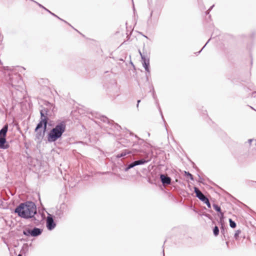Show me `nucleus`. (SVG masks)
<instances>
[{
    "mask_svg": "<svg viewBox=\"0 0 256 256\" xmlns=\"http://www.w3.org/2000/svg\"><path fill=\"white\" fill-rule=\"evenodd\" d=\"M18 216L24 219H29L36 214V206L34 202L26 201L20 203L14 210Z\"/></svg>",
    "mask_w": 256,
    "mask_h": 256,
    "instance_id": "nucleus-1",
    "label": "nucleus"
},
{
    "mask_svg": "<svg viewBox=\"0 0 256 256\" xmlns=\"http://www.w3.org/2000/svg\"><path fill=\"white\" fill-rule=\"evenodd\" d=\"M6 79L10 89L13 88L18 91H21L23 89V81L21 76L17 72L10 71L6 76Z\"/></svg>",
    "mask_w": 256,
    "mask_h": 256,
    "instance_id": "nucleus-2",
    "label": "nucleus"
},
{
    "mask_svg": "<svg viewBox=\"0 0 256 256\" xmlns=\"http://www.w3.org/2000/svg\"><path fill=\"white\" fill-rule=\"evenodd\" d=\"M66 124L65 122L62 121L57 124L56 126L51 129L48 134L47 140L49 142H56L61 138L63 133L65 132Z\"/></svg>",
    "mask_w": 256,
    "mask_h": 256,
    "instance_id": "nucleus-3",
    "label": "nucleus"
},
{
    "mask_svg": "<svg viewBox=\"0 0 256 256\" xmlns=\"http://www.w3.org/2000/svg\"><path fill=\"white\" fill-rule=\"evenodd\" d=\"M104 123L102 127L105 128V130L108 134H112L114 132L116 134H117L116 132H120L122 127L117 123L114 122V120L109 119L108 118L104 116H99L98 117Z\"/></svg>",
    "mask_w": 256,
    "mask_h": 256,
    "instance_id": "nucleus-4",
    "label": "nucleus"
},
{
    "mask_svg": "<svg viewBox=\"0 0 256 256\" xmlns=\"http://www.w3.org/2000/svg\"><path fill=\"white\" fill-rule=\"evenodd\" d=\"M139 53L142 58V66L146 71V80H148V77L150 76V58L148 56L147 54L144 52H142L139 50Z\"/></svg>",
    "mask_w": 256,
    "mask_h": 256,
    "instance_id": "nucleus-5",
    "label": "nucleus"
},
{
    "mask_svg": "<svg viewBox=\"0 0 256 256\" xmlns=\"http://www.w3.org/2000/svg\"><path fill=\"white\" fill-rule=\"evenodd\" d=\"M42 230L40 228L34 227L32 229L26 228L23 230V234L26 236L36 237L40 236Z\"/></svg>",
    "mask_w": 256,
    "mask_h": 256,
    "instance_id": "nucleus-6",
    "label": "nucleus"
},
{
    "mask_svg": "<svg viewBox=\"0 0 256 256\" xmlns=\"http://www.w3.org/2000/svg\"><path fill=\"white\" fill-rule=\"evenodd\" d=\"M106 91L108 94L111 96H114L118 92L116 82L115 80H112V82L104 85Z\"/></svg>",
    "mask_w": 256,
    "mask_h": 256,
    "instance_id": "nucleus-7",
    "label": "nucleus"
},
{
    "mask_svg": "<svg viewBox=\"0 0 256 256\" xmlns=\"http://www.w3.org/2000/svg\"><path fill=\"white\" fill-rule=\"evenodd\" d=\"M40 114V120L38 123L36 124L35 128L34 131L37 132L38 130H40L42 128V126L47 127L48 123L49 118L48 116L44 115L43 113Z\"/></svg>",
    "mask_w": 256,
    "mask_h": 256,
    "instance_id": "nucleus-8",
    "label": "nucleus"
},
{
    "mask_svg": "<svg viewBox=\"0 0 256 256\" xmlns=\"http://www.w3.org/2000/svg\"><path fill=\"white\" fill-rule=\"evenodd\" d=\"M54 216L52 214L48 213V216L46 220V226L48 230H52L56 226V223L54 221Z\"/></svg>",
    "mask_w": 256,
    "mask_h": 256,
    "instance_id": "nucleus-9",
    "label": "nucleus"
},
{
    "mask_svg": "<svg viewBox=\"0 0 256 256\" xmlns=\"http://www.w3.org/2000/svg\"><path fill=\"white\" fill-rule=\"evenodd\" d=\"M42 130H38L36 134L35 140H37L39 143L41 142L46 131L47 127L42 126Z\"/></svg>",
    "mask_w": 256,
    "mask_h": 256,
    "instance_id": "nucleus-10",
    "label": "nucleus"
},
{
    "mask_svg": "<svg viewBox=\"0 0 256 256\" xmlns=\"http://www.w3.org/2000/svg\"><path fill=\"white\" fill-rule=\"evenodd\" d=\"M194 192L196 194V197L203 202H204L208 199L206 196L204 195L199 188L196 186L194 187Z\"/></svg>",
    "mask_w": 256,
    "mask_h": 256,
    "instance_id": "nucleus-11",
    "label": "nucleus"
},
{
    "mask_svg": "<svg viewBox=\"0 0 256 256\" xmlns=\"http://www.w3.org/2000/svg\"><path fill=\"white\" fill-rule=\"evenodd\" d=\"M138 154H133L132 156H138L140 157H143L144 160H151V154L149 153L144 151L143 150H138Z\"/></svg>",
    "mask_w": 256,
    "mask_h": 256,
    "instance_id": "nucleus-12",
    "label": "nucleus"
},
{
    "mask_svg": "<svg viewBox=\"0 0 256 256\" xmlns=\"http://www.w3.org/2000/svg\"><path fill=\"white\" fill-rule=\"evenodd\" d=\"M160 178L162 183L164 185L170 184L171 183V178L170 176L164 175V174H160Z\"/></svg>",
    "mask_w": 256,
    "mask_h": 256,
    "instance_id": "nucleus-13",
    "label": "nucleus"
},
{
    "mask_svg": "<svg viewBox=\"0 0 256 256\" xmlns=\"http://www.w3.org/2000/svg\"><path fill=\"white\" fill-rule=\"evenodd\" d=\"M39 215L37 214H36V215H34L33 217H32L30 218H32V221L34 222V223L36 225V226H38L40 223V222L41 220H43L44 218V214H40V216L41 218V220H40L38 218V217H39Z\"/></svg>",
    "mask_w": 256,
    "mask_h": 256,
    "instance_id": "nucleus-14",
    "label": "nucleus"
},
{
    "mask_svg": "<svg viewBox=\"0 0 256 256\" xmlns=\"http://www.w3.org/2000/svg\"><path fill=\"white\" fill-rule=\"evenodd\" d=\"M8 124H4L0 130V138H6V134L8 130Z\"/></svg>",
    "mask_w": 256,
    "mask_h": 256,
    "instance_id": "nucleus-15",
    "label": "nucleus"
},
{
    "mask_svg": "<svg viewBox=\"0 0 256 256\" xmlns=\"http://www.w3.org/2000/svg\"><path fill=\"white\" fill-rule=\"evenodd\" d=\"M10 145L7 142L6 138H0V148L7 149L9 148Z\"/></svg>",
    "mask_w": 256,
    "mask_h": 256,
    "instance_id": "nucleus-16",
    "label": "nucleus"
},
{
    "mask_svg": "<svg viewBox=\"0 0 256 256\" xmlns=\"http://www.w3.org/2000/svg\"><path fill=\"white\" fill-rule=\"evenodd\" d=\"M134 154V153L132 152V151H131V150L126 149V150H122L120 154H116V157L117 158H122V157H124V156H126L127 154Z\"/></svg>",
    "mask_w": 256,
    "mask_h": 256,
    "instance_id": "nucleus-17",
    "label": "nucleus"
},
{
    "mask_svg": "<svg viewBox=\"0 0 256 256\" xmlns=\"http://www.w3.org/2000/svg\"><path fill=\"white\" fill-rule=\"evenodd\" d=\"M152 96H153V98L156 100V104L157 105V106H158V110L160 111V114L162 118L163 119V120L164 121V122L166 123V121L164 120V116H163V114H162V111L160 107V105H159V104L158 103V100L156 99V95L155 94V92H154V88H152Z\"/></svg>",
    "mask_w": 256,
    "mask_h": 256,
    "instance_id": "nucleus-18",
    "label": "nucleus"
},
{
    "mask_svg": "<svg viewBox=\"0 0 256 256\" xmlns=\"http://www.w3.org/2000/svg\"><path fill=\"white\" fill-rule=\"evenodd\" d=\"M152 15H153V11L152 10L150 12V16L148 18V23L152 24V20H154V22H158V14L154 15L153 18H152Z\"/></svg>",
    "mask_w": 256,
    "mask_h": 256,
    "instance_id": "nucleus-19",
    "label": "nucleus"
},
{
    "mask_svg": "<svg viewBox=\"0 0 256 256\" xmlns=\"http://www.w3.org/2000/svg\"><path fill=\"white\" fill-rule=\"evenodd\" d=\"M64 206H65L64 204H62L60 206V208L57 210L56 211V212L55 214H56V216L57 218H62L63 217V216H64V212L62 210V208H64Z\"/></svg>",
    "mask_w": 256,
    "mask_h": 256,
    "instance_id": "nucleus-20",
    "label": "nucleus"
},
{
    "mask_svg": "<svg viewBox=\"0 0 256 256\" xmlns=\"http://www.w3.org/2000/svg\"><path fill=\"white\" fill-rule=\"evenodd\" d=\"M37 4L41 8H44V10H45L46 12H48L50 14L54 16L57 18L58 19L60 20H62L63 22H64L68 24H69L70 26H71V25L70 24H69L68 22H67L66 20L62 19L61 18H60V17H58V16H56V14H54L52 13V12H51L50 10H49L48 9H47L45 7H44L41 4H39V3H37Z\"/></svg>",
    "mask_w": 256,
    "mask_h": 256,
    "instance_id": "nucleus-21",
    "label": "nucleus"
},
{
    "mask_svg": "<svg viewBox=\"0 0 256 256\" xmlns=\"http://www.w3.org/2000/svg\"><path fill=\"white\" fill-rule=\"evenodd\" d=\"M136 166V163L134 162V161L130 164H126L124 166V170L125 172H128L129 170L134 168Z\"/></svg>",
    "mask_w": 256,
    "mask_h": 256,
    "instance_id": "nucleus-22",
    "label": "nucleus"
},
{
    "mask_svg": "<svg viewBox=\"0 0 256 256\" xmlns=\"http://www.w3.org/2000/svg\"><path fill=\"white\" fill-rule=\"evenodd\" d=\"M148 162H150V160H144V158L134 160V162L136 163V166L138 165L144 164Z\"/></svg>",
    "mask_w": 256,
    "mask_h": 256,
    "instance_id": "nucleus-23",
    "label": "nucleus"
},
{
    "mask_svg": "<svg viewBox=\"0 0 256 256\" xmlns=\"http://www.w3.org/2000/svg\"><path fill=\"white\" fill-rule=\"evenodd\" d=\"M213 234L215 236H217L220 233V230L218 226H216L212 229Z\"/></svg>",
    "mask_w": 256,
    "mask_h": 256,
    "instance_id": "nucleus-24",
    "label": "nucleus"
},
{
    "mask_svg": "<svg viewBox=\"0 0 256 256\" xmlns=\"http://www.w3.org/2000/svg\"><path fill=\"white\" fill-rule=\"evenodd\" d=\"M221 234L224 236V238H226L225 232H226V230L224 225V224H221V226L220 228Z\"/></svg>",
    "mask_w": 256,
    "mask_h": 256,
    "instance_id": "nucleus-25",
    "label": "nucleus"
},
{
    "mask_svg": "<svg viewBox=\"0 0 256 256\" xmlns=\"http://www.w3.org/2000/svg\"><path fill=\"white\" fill-rule=\"evenodd\" d=\"M49 110L48 108H42V110H40V114L43 113L44 115L48 116Z\"/></svg>",
    "mask_w": 256,
    "mask_h": 256,
    "instance_id": "nucleus-26",
    "label": "nucleus"
},
{
    "mask_svg": "<svg viewBox=\"0 0 256 256\" xmlns=\"http://www.w3.org/2000/svg\"><path fill=\"white\" fill-rule=\"evenodd\" d=\"M184 176L188 177L192 180H194V176L189 172L184 171Z\"/></svg>",
    "mask_w": 256,
    "mask_h": 256,
    "instance_id": "nucleus-27",
    "label": "nucleus"
},
{
    "mask_svg": "<svg viewBox=\"0 0 256 256\" xmlns=\"http://www.w3.org/2000/svg\"><path fill=\"white\" fill-rule=\"evenodd\" d=\"M124 138H121L120 141V143L122 144V145H124V146H129V144L130 143V140H126V142H124Z\"/></svg>",
    "mask_w": 256,
    "mask_h": 256,
    "instance_id": "nucleus-28",
    "label": "nucleus"
},
{
    "mask_svg": "<svg viewBox=\"0 0 256 256\" xmlns=\"http://www.w3.org/2000/svg\"><path fill=\"white\" fill-rule=\"evenodd\" d=\"M229 222H230V226L232 228H234L236 226V222L232 220V219L230 218L229 219Z\"/></svg>",
    "mask_w": 256,
    "mask_h": 256,
    "instance_id": "nucleus-29",
    "label": "nucleus"
},
{
    "mask_svg": "<svg viewBox=\"0 0 256 256\" xmlns=\"http://www.w3.org/2000/svg\"><path fill=\"white\" fill-rule=\"evenodd\" d=\"M213 208L215 210H216L217 212H218L219 213H221V212H222L221 208L219 206L214 204H213Z\"/></svg>",
    "mask_w": 256,
    "mask_h": 256,
    "instance_id": "nucleus-30",
    "label": "nucleus"
},
{
    "mask_svg": "<svg viewBox=\"0 0 256 256\" xmlns=\"http://www.w3.org/2000/svg\"><path fill=\"white\" fill-rule=\"evenodd\" d=\"M241 233L240 230H238L236 231L235 234H234V237L236 240H238V238L239 234Z\"/></svg>",
    "mask_w": 256,
    "mask_h": 256,
    "instance_id": "nucleus-31",
    "label": "nucleus"
},
{
    "mask_svg": "<svg viewBox=\"0 0 256 256\" xmlns=\"http://www.w3.org/2000/svg\"><path fill=\"white\" fill-rule=\"evenodd\" d=\"M254 142V145L256 146V140L254 139H249L247 142H246V144H248V145L250 146L252 142Z\"/></svg>",
    "mask_w": 256,
    "mask_h": 256,
    "instance_id": "nucleus-32",
    "label": "nucleus"
},
{
    "mask_svg": "<svg viewBox=\"0 0 256 256\" xmlns=\"http://www.w3.org/2000/svg\"><path fill=\"white\" fill-rule=\"evenodd\" d=\"M255 184H256V181H252L250 180L247 181V184L250 186H254Z\"/></svg>",
    "mask_w": 256,
    "mask_h": 256,
    "instance_id": "nucleus-33",
    "label": "nucleus"
},
{
    "mask_svg": "<svg viewBox=\"0 0 256 256\" xmlns=\"http://www.w3.org/2000/svg\"><path fill=\"white\" fill-rule=\"evenodd\" d=\"M204 203L206 204L208 208H211V204L208 198Z\"/></svg>",
    "mask_w": 256,
    "mask_h": 256,
    "instance_id": "nucleus-34",
    "label": "nucleus"
},
{
    "mask_svg": "<svg viewBox=\"0 0 256 256\" xmlns=\"http://www.w3.org/2000/svg\"><path fill=\"white\" fill-rule=\"evenodd\" d=\"M220 222L221 224H223V221H224V214L223 212H221V213H220Z\"/></svg>",
    "mask_w": 256,
    "mask_h": 256,
    "instance_id": "nucleus-35",
    "label": "nucleus"
},
{
    "mask_svg": "<svg viewBox=\"0 0 256 256\" xmlns=\"http://www.w3.org/2000/svg\"><path fill=\"white\" fill-rule=\"evenodd\" d=\"M250 37L252 38H254L255 37H256V32H252V34H250Z\"/></svg>",
    "mask_w": 256,
    "mask_h": 256,
    "instance_id": "nucleus-36",
    "label": "nucleus"
},
{
    "mask_svg": "<svg viewBox=\"0 0 256 256\" xmlns=\"http://www.w3.org/2000/svg\"><path fill=\"white\" fill-rule=\"evenodd\" d=\"M203 215L204 216H206V218H208L210 220H212V216L208 214H204Z\"/></svg>",
    "mask_w": 256,
    "mask_h": 256,
    "instance_id": "nucleus-37",
    "label": "nucleus"
},
{
    "mask_svg": "<svg viewBox=\"0 0 256 256\" xmlns=\"http://www.w3.org/2000/svg\"><path fill=\"white\" fill-rule=\"evenodd\" d=\"M210 39H209L208 42H206V44H205V45L202 47V48L200 50V51H199L198 54H199L201 52L202 50L204 48V47L206 46V45L208 43V42H210Z\"/></svg>",
    "mask_w": 256,
    "mask_h": 256,
    "instance_id": "nucleus-38",
    "label": "nucleus"
},
{
    "mask_svg": "<svg viewBox=\"0 0 256 256\" xmlns=\"http://www.w3.org/2000/svg\"><path fill=\"white\" fill-rule=\"evenodd\" d=\"M198 176L199 178L198 182L200 183H203L204 179L202 177H200V176L199 174H198Z\"/></svg>",
    "mask_w": 256,
    "mask_h": 256,
    "instance_id": "nucleus-39",
    "label": "nucleus"
},
{
    "mask_svg": "<svg viewBox=\"0 0 256 256\" xmlns=\"http://www.w3.org/2000/svg\"><path fill=\"white\" fill-rule=\"evenodd\" d=\"M252 96L254 98H256V91H254V92H252Z\"/></svg>",
    "mask_w": 256,
    "mask_h": 256,
    "instance_id": "nucleus-40",
    "label": "nucleus"
},
{
    "mask_svg": "<svg viewBox=\"0 0 256 256\" xmlns=\"http://www.w3.org/2000/svg\"><path fill=\"white\" fill-rule=\"evenodd\" d=\"M214 5L213 4L212 6L208 10H209V12H210L211 10L214 7Z\"/></svg>",
    "mask_w": 256,
    "mask_h": 256,
    "instance_id": "nucleus-41",
    "label": "nucleus"
},
{
    "mask_svg": "<svg viewBox=\"0 0 256 256\" xmlns=\"http://www.w3.org/2000/svg\"><path fill=\"white\" fill-rule=\"evenodd\" d=\"M140 100H138V101H137V104H136V108H138L139 104H140Z\"/></svg>",
    "mask_w": 256,
    "mask_h": 256,
    "instance_id": "nucleus-42",
    "label": "nucleus"
},
{
    "mask_svg": "<svg viewBox=\"0 0 256 256\" xmlns=\"http://www.w3.org/2000/svg\"><path fill=\"white\" fill-rule=\"evenodd\" d=\"M128 132L129 133L130 136H134V134L132 132H130L129 130H128Z\"/></svg>",
    "mask_w": 256,
    "mask_h": 256,
    "instance_id": "nucleus-43",
    "label": "nucleus"
},
{
    "mask_svg": "<svg viewBox=\"0 0 256 256\" xmlns=\"http://www.w3.org/2000/svg\"><path fill=\"white\" fill-rule=\"evenodd\" d=\"M210 12H209V10H206V15L208 14H210Z\"/></svg>",
    "mask_w": 256,
    "mask_h": 256,
    "instance_id": "nucleus-44",
    "label": "nucleus"
},
{
    "mask_svg": "<svg viewBox=\"0 0 256 256\" xmlns=\"http://www.w3.org/2000/svg\"><path fill=\"white\" fill-rule=\"evenodd\" d=\"M226 244L227 246L228 247V242H226Z\"/></svg>",
    "mask_w": 256,
    "mask_h": 256,
    "instance_id": "nucleus-45",
    "label": "nucleus"
},
{
    "mask_svg": "<svg viewBox=\"0 0 256 256\" xmlns=\"http://www.w3.org/2000/svg\"><path fill=\"white\" fill-rule=\"evenodd\" d=\"M18 256H22V254H19Z\"/></svg>",
    "mask_w": 256,
    "mask_h": 256,
    "instance_id": "nucleus-46",
    "label": "nucleus"
},
{
    "mask_svg": "<svg viewBox=\"0 0 256 256\" xmlns=\"http://www.w3.org/2000/svg\"><path fill=\"white\" fill-rule=\"evenodd\" d=\"M250 108L252 109V110H256H256H254V109L252 106H250Z\"/></svg>",
    "mask_w": 256,
    "mask_h": 256,
    "instance_id": "nucleus-47",
    "label": "nucleus"
},
{
    "mask_svg": "<svg viewBox=\"0 0 256 256\" xmlns=\"http://www.w3.org/2000/svg\"><path fill=\"white\" fill-rule=\"evenodd\" d=\"M133 9H134V12H135V8H134V6H133Z\"/></svg>",
    "mask_w": 256,
    "mask_h": 256,
    "instance_id": "nucleus-48",
    "label": "nucleus"
},
{
    "mask_svg": "<svg viewBox=\"0 0 256 256\" xmlns=\"http://www.w3.org/2000/svg\"><path fill=\"white\" fill-rule=\"evenodd\" d=\"M162 252H163V255H164V249H163V250H162Z\"/></svg>",
    "mask_w": 256,
    "mask_h": 256,
    "instance_id": "nucleus-49",
    "label": "nucleus"
},
{
    "mask_svg": "<svg viewBox=\"0 0 256 256\" xmlns=\"http://www.w3.org/2000/svg\"><path fill=\"white\" fill-rule=\"evenodd\" d=\"M134 136H135V138H138V137L137 136L134 135Z\"/></svg>",
    "mask_w": 256,
    "mask_h": 256,
    "instance_id": "nucleus-50",
    "label": "nucleus"
},
{
    "mask_svg": "<svg viewBox=\"0 0 256 256\" xmlns=\"http://www.w3.org/2000/svg\"><path fill=\"white\" fill-rule=\"evenodd\" d=\"M76 30L77 32H78V33H80V32H78V30Z\"/></svg>",
    "mask_w": 256,
    "mask_h": 256,
    "instance_id": "nucleus-51",
    "label": "nucleus"
},
{
    "mask_svg": "<svg viewBox=\"0 0 256 256\" xmlns=\"http://www.w3.org/2000/svg\"><path fill=\"white\" fill-rule=\"evenodd\" d=\"M76 30L77 32H78V33H80V32H78V30Z\"/></svg>",
    "mask_w": 256,
    "mask_h": 256,
    "instance_id": "nucleus-52",
    "label": "nucleus"
},
{
    "mask_svg": "<svg viewBox=\"0 0 256 256\" xmlns=\"http://www.w3.org/2000/svg\"><path fill=\"white\" fill-rule=\"evenodd\" d=\"M76 30L77 32H78V33H80V32H78V30Z\"/></svg>",
    "mask_w": 256,
    "mask_h": 256,
    "instance_id": "nucleus-53",
    "label": "nucleus"
},
{
    "mask_svg": "<svg viewBox=\"0 0 256 256\" xmlns=\"http://www.w3.org/2000/svg\"><path fill=\"white\" fill-rule=\"evenodd\" d=\"M138 140H141V141H143V140H141V139H140V138H138Z\"/></svg>",
    "mask_w": 256,
    "mask_h": 256,
    "instance_id": "nucleus-54",
    "label": "nucleus"
},
{
    "mask_svg": "<svg viewBox=\"0 0 256 256\" xmlns=\"http://www.w3.org/2000/svg\"><path fill=\"white\" fill-rule=\"evenodd\" d=\"M0 41H1V40H0Z\"/></svg>",
    "mask_w": 256,
    "mask_h": 256,
    "instance_id": "nucleus-55",
    "label": "nucleus"
}]
</instances>
